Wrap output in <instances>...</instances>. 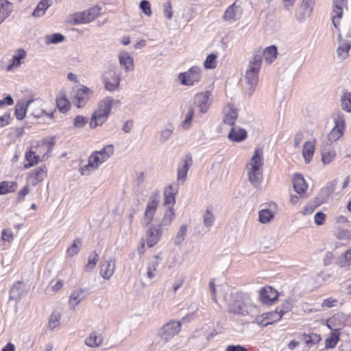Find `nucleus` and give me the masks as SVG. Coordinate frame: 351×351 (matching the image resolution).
I'll return each mask as SVG.
<instances>
[{
    "instance_id": "obj_1",
    "label": "nucleus",
    "mask_w": 351,
    "mask_h": 351,
    "mask_svg": "<svg viewBox=\"0 0 351 351\" xmlns=\"http://www.w3.org/2000/svg\"><path fill=\"white\" fill-rule=\"evenodd\" d=\"M114 152L112 144L105 145L102 149L94 151L89 156L88 164L80 168L82 175H89L91 172L97 170L100 165L110 159Z\"/></svg>"
},
{
    "instance_id": "obj_2",
    "label": "nucleus",
    "mask_w": 351,
    "mask_h": 351,
    "mask_svg": "<svg viewBox=\"0 0 351 351\" xmlns=\"http://www.w3.org/2000/svg\"><path fill=\"white\" fill-rule=\"evenodd\" d=\"M263 164V150L256 149L252 157L246 165L248 180L254 187L259 186L261 183Z\"/></svg>"
},
{
    "instance_id": "obj_3",
    "label": "nucleus",
    "mask_w": 351,
    "mask_h": 351,
    "mask_svg": "<svg viewBox=\"0 0 351 351\" xmlns=\"http://www.w3.org/2000/svg\"><path fill=\"white\" fill-rule=\"evenodd\" d=\"M262 65L261 52L255 53L250 59L245 71V81L247 86V90L249 95H252L258 83V73Z\"/></svg>"
},
{
    "instance_id": "obj_4",
    "label": "nucleus",
    "mask_w": 351,
    "mask_h": 351,
    "mask_svg": "<svg viewBox=\"0 0 351 351\" xmlns=\"http://www.w3.org/2000/svg\"><path fill=\"white\" fill-rule=\"evenodd\" d=\"M181 327L182 324L180 322L171 320L158 329L157 337L163 343H167L179 334Z\"/></svg>"
},
{
    "instance_id": "obj_5",
    "label": "nucleus",
    "mask_w": 351,
    "mask_h": 351,
    "mask_svg": "<svg viewBox=\"0 0 351 351\" xmlns=\"http://www.w3.org/2000/svg\"><path fill=\"white\" fill-rule=\"evenodd\" d=\"M102 82L104 88L110 92L119 89L121 82V74L115 67H110L102 75Z\"/></svg>"
},
{
    "instance_id": "obj_6",
    "label": "nucleus",
    "mask_w": 351,
    "mask_h": 351,
    "mask_svg": "<svg viewBox=\"0 0 351 351\" xmlns=\"http://www.w3.org/2000/svg\"><path fill=\"white\" fill-rule=\"evenodd\" d=\"M101 8L93 7L82 12H77L71 16L73 24H82L89 23L95 19L100 14Z\"/></svg>"
},
{
    "instance_id": "obj_7",
    "label": "nucleus",
    "mask_w": 351,
    "mask_h": 351,
    "mask_svg": "<svg viewBox=\"0 0 351 351\" xmlns=\"http://www.w3.org/2000/svg\"><path fill=\"white\" fill-rule=\"evenodd\" d=\"M338 37L339 46L337 49V57L343 60L348 57L351 48V32L349 30L346 33L339 34Z\"/></svg>"
},
{
    "instance_id": "obj_8",
    "label": "nucleus",
    "mask_w": 351,
    "mask_h": 351,
    "mask_svg": "<svg viewBox=\"0 0 351 351\" xmlns=\"http://www.w3.org/2000/svg\"><path fill=\"white\" fill-rule=\"evenodd\" d=\"M201 77V69L197 66H193L189 71L180 73L178 75V80L182 85L193 86L198 82Z\"/></svg>"
},
{
    "instance_id": "obj_9",
    "label": "nucleus",
    "mask_w": 351,
    "mask_h": 351,
    "mask_svg": "<svg viewBox=\"0 0 351 351\" xmlns=\"http://www.w3.org/2000/svg\"><path fill=\"white\" fill-rule=\"evenodd\" d=\"M158 203L159 200L156 195H153L148 199L143 219L146 226H148L152 221L156 212Z\"/></svg>"
},
{
    "instance_id": "obj_10",
    "label": "nucleus",
    "mask_w": 351,
    "mask_h": 351,
    "mask_svg": "<svg viewBox=\"0 0 351 351\" xmlns=\"http://www.w3.org/2000/svg\"><path fill=\"white\" fill-rule=\"evenodd\" d=\"M162 229L160 226L152 225L146 232L147 245L149 247L154 246L160 239Z\"/></svg>"
},
{
    "instance_id": "obj_11",
    "label": "nucleus",
    "mask_w": 351,
    "mask_h": 351,
    "mask_svg": "<svg viewBox=\"0 0 351 351\" xmlns=\"http://www.w3.org/2000/svg\"><path fill=\"white\" fill-rule=\"evenodd\" d=\"M210 93L206 91L203 93H199L195 95L194 104L199 108V111L202 113H206L210 106Z\"/></svg>"
},
{
    "instance_id": "obj_12",
    "label": "nucleus",
    "mask_w": 351,
    "mask_h": 351,
    "mask_svg": "<svg viewBox=\"0 0 351 351\" xmlns=\"http://www.w3.org/2000/svg\"><path fill=\"white\" fill-rule=\"evenodd\" d=\"M348 0H334L332 11V23L337 28L342 17L343 10L347 8Z\"/></svg>"
},
{
    "instance_id": "obj_13",
    "label": "nucleus",
    "mask_w": 351,
    "mask_h": 351,
    "mask_svg": "<svg viewBox=\"0 0 351 351\" xmlns=\"http://www.w3.org/2000/svg\"><path fill=\"white\" fill-rule=\"evenodd\" d=\"M47 175V168L45 165L35 169L32 172L28 173L27 178V184L32 186H36L43 180Z\"/></svg>"
},
{
    "instance_id": "obj_14",
    "label": "nucleus",
    "mask_w": 351,
    "mask_h": 351,
    "mask_svg": "<svg viewBox=\"0 0 351 351\" xmlns=\"http://www.w3.org/2000/svg\"><path fill=\"white\" fill-rule=\"evenodd\" d=\"M115 269V259L109 257L104 260L100 264V274L105 280H109L113 275Z\"/></svg>"
},
{
    "instance_id": "obj_15",
    "label": "nucleus",
    "mask_w": 351,
    "mask_h": 351,
    "mask_svg": "<svg viewBox=\"0 0 351 351\" xmlns=\"http://www.w3.org/2000/svg\"><path fill=\"white\" fill-rule=\"evenodd\" d=\"M92 93V90L86 86H83L78 88L75 95V104L77 107H84L89 100Z\"/></svg>"
},
{
    "instance_id": "obj_16",
    "label": "nucleus",
    "mask_w": 351,
    "mask_h": 351,
    "mask_svg": "<svg viewBox=\"0 0 351 351\" xmlns=\"http://www.w3.org/2000/svg\"><path fill=\"white\" fill-rule=\"evenodd\" d=\"M293 186L294 191L301 197H306L308 184L304 178L300 174H295L293 178Z\"/></svg>"
},
{
    "instance_id": "obj_17",
    "label": "nucleus",
    "mask_w": 351,
    "mask_h": 351,
    "mask_svg": "<svg viewBox=\"0 0 351 351\" xmlns=\"http://www.w3.org/2000/svg\"><path fill=\"white\" fill-rule=\"evenodd\" d=\"M322 161L324 165L331 163L336 157V151L331 144L326 143L321 149Z\"/></svg>"
},
{
    "instance_id": "obj_18",
    "label": "nucleus",
    "mask_w": 351,
    "mask_h": 351,
    "mask_svg": "<svg viewBox=\"0 0 351 351\" xmlns=\"http://www.w3.org/2000/svg\"><path fill=\"white\" fill-rule=\"evenodd\" d=\"M259 298L264 304H269L278 298L277 291L271 287H263L260 290Z\"/></svg>"
},
{
    "instance_id": "obj_19",
    "label": "nucleus",
    "mask_w": 351,
    "mask_h": 351,
    "mask_svg": "<svg viewBox=\"0 0 351 351\" xmlns=\"http://www.w3.org/2000/svg\"><path fill=\"white\" fill-rule=\"evenodd\" d=\"M178 187L177 184H172L169 185L164 191L165 195V205L171 207L176 202V195L178 193Z\"/></svg>"
},
{
    "instance_id": "obj_20",
    "label": "nucleus",
    "mask_w": 351,
    "mask_h": 351,
    "mask_svg": "<svg viewBox=\"0 0 351 351\" xmlns=\"http://www.w3.org/2000/svg\"><path fill=\"white\" fill-rule=\"evenodd\" d=\"M27 53L23 49H19L14 51L12 56V62L8 66V71H12L19 68L23 63V60L26 58Z\"/></svg>"
},
{
    "instance_id": "obj_21",
    "label": "nucleus",
    "mask_w": 351,
    "mask_h": 351,
    "mask_svg": "<svg viewBox=\"0 0 351 351\" xmlns=\"http://www.w3.org/2000/svg\"><path fill=\"white\" fill-rule=\"evenodd\" d=\"M192 159L191 157H186L182 161V164L178 167V180L182 181V182L185 181L187 173L192 165Z\"/></svg>"
},
{
    "instance_id": "obj_22",
    "label": "nucleus",
    "mask_w": 351,
    "mask_h": 351,
    "mask_svg": "<svg viewBox=\"0 0 351 351\" xmlns=\"http://www.w3.org/2000/svg\"><path fill=\"white\" fill-rule=\"evenodd\" d=\"M109 114L103 112L99 108L96 110L90 121V127L92 128H96L97 125L103 124L108 119Z\"/></svg>"
},
{
    "instance_id": "obj_23",
    "label": "nucleus",
    "mask_w": 351,
    "mask_h": 351,
    "mask_svg": "<svg viewBox=\"0 0 351 351\" xmlns=\"http://www.w3.org/2000/svg\"><path fill=\"white\" fill-rule=\"evenodd\" d=\"M34 101V98L29 99L27 101H20L15 106V115L19 120H22L25 117L27 110L31 106Z\"/></svg>"
},
{
    "instance_id": "obj_24",
    "label": "nucleus",
    "mask_w": 351,
    "mask_h": 351,
    "mask_svg": "<svg viewBox=\"0 0 351 351\" xmlns=\"http://www.w3.org/2000/svg\"><path fill=\"white\" fill-rule=\"evenodd\" d=\"M119 60L121 66H122L126 71H130L134 69L133 58L130 54L122 51L119 54Z\"/></svg>"
},
{
    "instance_id": "obj_25",
    "label": "nucleus",
    "mask_w": 351,
    "mask_h": 351,
    "mask_svg": "<svg viewBox=\"0 0 351 351\" xmlns=\"http://www.w3.org/2000/svg\"><path fill=\"white\" fill-rule=\"evenodd\" d=\"M247 138L245 130L239 127L232 126L228 134V138L232 141L241 142Z\"/></svg>"
},
{
    "instance_id": "obj_26",
    "label": "nucleus",
    "mask_w": 351,
    "mask_h": 351,
    "mask_svg": "<svg viewBox=\"0 0 351 351\" xmlns=\"http://www.w3.org/2000/svg\"><path fill=\"white\" fill-rule=\"evenodd\" d=\"M315 139L306 141L303 145L302 156L306 163L310 162L315 149Z\"/></svg>"
},
{
    "instance_id": "obj_27",
    "label": "nucleus",
    "mask_w": 351,
    "mask_h": 351,
    "mask_svg": "<svg viewBox=\"0 0 351 351\" xmlns=\"http://www.w3.org/2000/svg\"><path fill=\"white\" fill-rule=\"evenodd\" d=\"M103 342V337L100 333L97 332H92L86 338L84 343L90 348H98Z\"/></svg>"
},
{
    "instance_id": "obj_28",
    "label": "nucleus",
    "mask_w": 351,
    "mask_h": 351,
    "mask_svg": "<svg viewBox=\"0 0 351 351\" xmlns=\"http://www.w3.org/2000/svg\"><path fill=\"white\" fill-rule=\"evenodd\" d=\"M241 14L240 7L237 6L235 3H232L226 10L223 14V19L226 21L238 20Z\"/></svg>"
},
{
    "instance_id": "obj_29",
    "label": "nucleus",
    "mask_w": 351,
    "mask_h": 351,
    "mask_svg": "<svg viewBox=\"0 0 351 351\" xmlns=\"http://www.w3.org/2000/svg\"><path fill=\"white\" fill-rule=\"evenodd\" d=\"M84 298L85 295L82 289H80L74 290L69 297V304L74 308L84 299Z\"/></svg>"
},
{
    "instance_id": "obj_30",
    "label": "nucleus",
    "mask_w": 351,
    "mask_h": 351,
    "mask_svg": "<svg viewBox=\"0 0 351 351\" xmlns=\"http://www.w3.org/2000/svg\"><path fill=\"white\" fill-rule=\"evenodd\" d=\"M331 117L334 123L333 128L346 130V120L343 112L340 110H335Z\"/></svg>"
},
{
    "instance_id": "obj_31",
    "label": "nucleus",
    "mask_w": 351,
    "mask_h": 351,
    "mask_svg": "<svg viewBox=\"0 0 351 351\" xmlns=\"http://www.w3.org/2000/svg\"><path fill=\"white\" fill-rule=\"evenodd\" d=\"M23 292L24 290L22 287L21 283L20 282L14 283L10 290L9 300L15 301L19 300L23 294Z\"/></svg>"
},
{
    "instance_id": "obj_32",
    "label": "nucleus",
    "mask_w": 351,
    "mask_h": 351,
    "mask_svg": "<svg viewBox=\"0 0 351 351\" xmlns=\"http://www.w3.org/2000/svg\"><path fill=\"white\" fill-rule=\"evenodd\" d=\"M12 12V5L8 0H0V24Z\"/></svg>"
},
{
    "instance_id": "obj_33",
    "label": "nucleus",
    "mask_w": 351,
    "mask_h": 351,
    "mask_svg": "<svg viewBox=\"0 0 351 351\" xmlns=\"http://www.w3.org/2000/svg\"><path fill=\"white\" fill-rule=\"evenodd\" d=\"M56 105L61 112H66L69 110L71 103L64 93H60L56 98Z\"/></svg>"
},
{
    "instance_id": "obj_34",
    "label": "nucleus",
    "mask_w": 351,
    "mask_h": 351,
    "mask_svg": "<svg viewBox=\"0 0 351 351\" xmlns=\"http://www.w3.org/2000/svg\"><path fill=\"white\" fill-rule=\"evenodd\" d=\"M263 53L265 62L267 64H271L277 58V55H278L277 47L275 45H271L269 47H267L264 49Z\"/></svg>"
},
{
    "instance_id": "obj_35",
    "label": "nucleus",
    "mask_w": 351,
    "mask_h": 351,
    "mask_svg": "<svg viewBox=\"0 0 351 351\" xmlns=\"http://www.w3.org/2000/svg\"><path fill=\"white\" fill-rule=\"evenodd\" d=\"M288 311V308L285 310L282 307H277L274 311L269 312L266 313L267 319L269 324H272L273 322H277L280 320L283 315Z\"/></svg>"
},
{
    "instance_id": "obj_36",
    "label": "nucleus",
    "mask_w": 351,
    "mask_h": 351,
    "mask_svg": "<svg viewBox=\"0 0 351 351\" xmlns=\"http://www.w3.org/2000/svg\"><path fill=\"white\" fill-rule=\"evenodd\" d=\"M42 101L38 99H34V101L32 104L31 106L29 107V109L32 112V114L35 117H40L44 114H45V111L42 108Z\"/></svg>"
},
{
    "instance_id": "obj_37",
    "label": "nucleus",
    "mask_w": 351,
    "mask_h": 351,
    "mask_svg": "<svg viewBox=\"0 0 351 351\" xmlns=\"http://www.w3.org/2000/svg\"><path fill=\"white\" fill-rule=\"evenodd\" d=\"M39 156L36 155V153L33 151H28L25 154V159L27 162L24 164L25 169H29L34 165H36L39 160Z\"/></svg>"
},
{
    "instance_id": "obj_38",
    "label": "nucleus",
    "mask_w": 351,
    "mask_h": 351,
    "mask_svg": "<svg viewBox=\"0 0 351 351\" xmlns=\"http://www.w3.org/2000/svg\"><path fill=\"white\" fill-rule=\"evenodd\" d=\"M61 314L58 311H53L50 315L48 322V328L51 330H53L60 324Z\"/></svg>"
},
{
    "instance_id": "obj_39",
    "label": "nucleus",
    "mask_w": 351,
    "mask_h": 351,
    "mask_svg": "<svg viewBox=\"0 0 351 351\" xmlns=\"http://www.w3.org/2000/svg\"><path fill=\"white\" fill-rule=\"evenodd\" d=\"M82 243L80 239H75L73 240L71 246L66 250V255L69 257H73L77 255L81 250Z\"/></svg>"
},
{
    "instance_id": "obj_40",
    "label": "nucleus",
    "mask_w": 351,
    "mask_h": 351,
    "mask_svg": "<svg viewBox=\"0 0 351 351\" xmlns=\"http://www.w3.org/2000/svg\"><path fill=\"white\" fill-rule=\"evenodd\" d=\"M339 336L340 333L337 330H335L331 332L330 337L326 338L325 340V348L326 349L335 348L339 341Z\"/></svg>"
},
{
    "instance_id": "obj_41",
    "label": "nucleus",
    "mask_w": 351,
    "mask_h": 351,
    "mask_svg": "<svg viewBox=\"0 0 351 351\" xmlns=\"http://www.w3.org/2000/svg\"><path fill=\"white\" fill-rule=\"evenodd\" d=\"M17 183L11 181H3L0 182V195L14 192Z\"/></svg>"
},
{
    "instance_id": "obj_42",
    "label": "nucleus",
    "mask_w": 351,
    "mask_h": 351,
    "mask_svg": "<svg viewBox=\"0 0 351 351\" xmlns=\"http://www.w3.org/2000/svg\"><path fill=\"white\" fill-rule=\"evenodd\" d=\"M238 113L235 109L229 108L225 113L223 123L229 125H233L235 120L237 119Z\"/></svg>"
},
{
    "instance_id": "obj_43",
    "label": "nucleus",
    "mask_w": 351,
    "mask_h": 351,
    "mask_svg": "<svg viewBox=\"0 0 351 351\" xmlns=\"http://www.w3.org/2000/svg\"><path fill=\"white\" fill-rule=\"evenodd\" d=\"M337 265L341 267H346L351 265V248L341 255L337 259Z\"/></svg>"
},
{
    "instance_id": "obj_44",
    "label": "nucleus",
    "mask_w": 351,
    "mask_h": 351,
    "mask_svg": "<svg viewBox=\"0 0 351 351\" xmlns=\"http://www.w3.org/2000/svg\"><path fill=\"white\" fill-rule=\"evenodd\" d=\"M113 102L112 97H106L99 102L98 108L110 114Z\"/></svg>"
},
{
    "instance_id": "obj_45",
    "label": "nucleus",
    "mask_w": 351,
    "mask_h": 351,
    "mask_svg": "<svg viewBox=\"0 0 351 351\" xmlns=\"http://www.w3.org/2000/svg\"><path fill=\"white\" fill-rule=\"evenodd\" d=\"M187 230H188V228L186 225H182L180 227V228L174 238V244L176 245H180L184 242L185 237L186 236V234H187Z\"/></svg>"
},
{
    "instance_id": "obj_46",
    "label": "nucleus",
    "mask_w": 351,
    "mask_h": 351,
    "mask_svg": "<svg viewBox=\"0 0 351 351\" xmlns=\"http://www.w3.org/2000/svg\"><path fill=\"white\" fill-rule=\"evenodd\" d=\"M174 215H175V213L173 212V208L171 207H169L168 209L166 210V212L164 214V216L162 217L161 223L158 225L160 226L161 228L162 226H170V224L171 223V221L174 217Z\"/></svg>"
},
{
    "instance_id": "obj_47",
    "label": "nucleus",
    "mask_w": 351,
    "mask_h": 351,
    "mask_svg": "<svg viewBox=\"0 0 351 351\" xmlns=\"http://www.w3.org/2000/svg\"><path fill=\"white\" fill-rule=\"evenodd\" d=\"M344 132L345 130L332 128L327 137L330 144L338 141L343 135Z\"/></svg>"
},
{
    "instance_id": "obj_48",
    "label": "nucleus",
    "mask_w": 351,
    "mask_h": 351,
    "mask_svg": "<svg viewBox=\"0 0 351 351\" xmlns=\"http://www.w3.org/2000/svg\"><path fill=\"white\" fill-rule=\"evenodd\" d=\"M258 217L261 223H267L274 218V213L269 209H262L259 211Z\"/></svg>"
},
{
    "instance_id": "obj_49",
    "label": "nucleus",
    "mask_w": 351,
    "mask_h": 351,
    "mask_svg": "<svg viewBox=\"0 0 351 351\" xmlns=\"http://www.w3.org/2000/svg\"><path fill=\"white\" fill-rule=\"evenodd\" d=\"M342 108L346 112H351V93L345 92L341 97Z\"/></svg>"
},
{
    "instance_id": "obj_50",
    "label": "nucleus",
    "mask_w": 351,
    "mask_h": 351,
    "mask_svg": "<svg viewBox=\"0 0 351 351\" xmlns=\"http://www.w3.org/2000/svg\"><path fill=\"white\" fill-rule=\"evenodd\" d=\"M315 0H303L301 9L303 11L304 16H308L311 14L313 11V6L314 4Z\"/></svg>"
},
{
    "instance_id": "obj_51",
    "label": "nucleus",
    "mask_w": 351,
    "mask_h": 351,
    "mask_svg": "<svg viewBox=\"0 0 351 351\" xmlns=\"http://www.w3.org/2000/svg\"><path fill=\"white\" fill-rule=\"evenodd\" d=\"M64 40V36H62L61 34H53L50 35H47L45 37V43L47 45L50 44H57L58 43H60Z\"/></svg>"
},
{
    "instance_id": "obj_52",
    "label": "nucleus",
    "mask_w": 351,
    "mask_h": 351,
    "mask_svg": "<svg viewBox=\"0 0 351 351\" xmlns=\"http://www.w3.org/2000/svg\"><path fill=\"white\" fill-rule=\"evenodd\" d=\"M49 4L47 1H41L37 5L35 10L33 12L34 16H41L44 14L45 10L48 8Z\"/></svg>"
},
{
    "instance_id": "obj_53",
    "label": "nucleus",
    "mask_w": 351,
    "mask_h": 351,
    "mask_svg": "<svg viewBox=\"0 0 351 351\" xmlns=\"http://www.w3.org/2000/svg\"><path fill=\"white\" fill-rule=\"evenodd\" d=\"M194 110L192 108H190L187 112V113L185 115V118L184 121L182 122V127L186 130L189 128L191 126V121L194 116Z\"/></svg>"
},
{
    "instance_id": "obj_54",
    "label": "nucleus",
    "mask_w": 351,
    "mask_h": 351,
    "mask_svg": "<svg viewBox=\"0 0 351 351\" xmlns=\"http://www.w3.org/2000/svg\"><path fill=\"white\" fill-rule=\"evenodd\" d=\"M202 217L204 225L206 228L212 226L215 219L214 215L209 210L206 211Z\"/></svg>"
},
{
    "instance_id": "obj_55",
    "label": "nucleus",
    "mask_w": 351,
    "mask_h": 351,
    "mask_svg": "<svg viewBox=\"0 0 351 351\" xmlns=\"http://www.w3.org/2000/svg\"><path fill=\"white\" fill-rule=\"evenodd\" d=\"M173 131V127L171 125L168 128L162 130L160 134V142L165 143L171 137Z\"/></svg>"
},
{
    "instance_id": "obj_56",
    "label": "nucleus",
    "mask_w": 351,
    "mask_h": 351,
    "mask_svg": "<svg viewBox=\"0 0 351 351\" xmlns=\"http://www.w3.org/2000/svg\"><path fill=\"white\" fill-rule=\"evenodd\" d=\"M99 261V256L97 254H93L89 256L87 264L85 266L86 271H91L96 266Z\"/></svg>"
},
{
    "instance_id": "obj_57",
    "label": "nucleus",
    "mask_w": 351,
    "mask_h": 351,
    "mask_svg": "<svg viewBox=\"0 0 351 351\" xmlns=\"http://www.w3.org/2000/svg\"><path fill=\"white\" fill-rule=\"evenodd\" d=\"M337 237L339 239H346L350 240L351 239V225H348V228L347 229H339L337 233Z\"/></svg>"
},
{
    "instance_id": "obj_58",
    "label": "nucleus",
    "mask_w": 351,
    "mask_h": 351,
    "mask_svg": "<svg viewBox=\"0 0 351 351\" xmlns=\"http://www.w3.org/2000/svg\"><path fill=\"white\" fill-rule=\"evenodd\" d=\"M217 56L212 53L208 56L204 61V65L206 69H214L216 67Z\"/></svg>"
},
{
    "instance_id": "obj_59",
    "label": "nucleus",
    "mask_w": 351,
    "mask_h": 351,
    "mask_svg": "<svg viewBox=\"0 0 351 351\" xmlns=\"http://www.w3.org/2000/svg\"><path fill=\"white\" fill-rule=\"evenodd\" d=\"M164 16L167 19H171L173 16L172 4L170 1H167L163 4Z\"/></svg>"
},
{
    "instance_id": "obj_60",
    "label": "nucleus",
    "mask_w": 351,
    "mask_h": 351,
    "mask_svg": "<svg viewBox=\"0 0 351 351\" xmlns=\"http://www.w3.org/2000/svg\"><path fill=\"white\" fill-rule=\"evenodd\" d=\"M326 215L322 211L317 212L314 215V222L317 226H322L325 223Z\"/></svg>"
},
{
    "instance_id": "obj_61",
    "label": "nucleus",
    "mask_w": 351,
    "mask_h": 351,
    "mask_svg": "<svg viewBox=\"0 0 351 351\" xmlns=\"http://www.w3.org/2000/svg\"><path fill=\"white\" fill-rule=\"evenodd\" d=\"M29 193V184H27L24 186L18 193L16 202H21L24 201L25 196Z\"/></svg>"
},
{
    "instance_id": "obj_62",
    "label": "nucleus",
    "mask_w": 351,
    "mask_h": 351,
    "mask_svg": "<svg viewBox=\"0 0 351 351\" xmlns=\"http://www.w3.org/2000/svg\"><path fill=\"white\" fill-rule=\"evenodd\" d=\"M88 123V119L82 116H77L73 121V125L75 128H81Z\"/></svg>"
},
{
    "instance_id": "obj_63",
    "label": "nucleus",
    "mask_w": 351,
    "mask_h": 351,
    "mask_svg": "<svg viewBox=\"0 0 351 351\" xmlns=\"http://www.w3.org/2000/svg\"><path fill=\"white\" fill-rule=\"evenodd\" d=\"M162 257L161 254H158L154 255L152 259L147 263V264L151 266L152 268L155 269L157 271V267L160 264V261H162Z\"/></svg>"
},
{
    "instance_id": "obj_64",
    "label": "nucleus",
    "mask_w": 351,
    "mask_h": 351,
    "mask_svg": "<svg viewBox=\"0 0 351 351\" xmlns=\"http://www.w3.org/2000/svg\"><path fill=\"white\" fill-rule=\"evenodd\" d=\"M317 206V204L315 202H310L305 206L302 213L304 215H311L314 212Z\"/></svg>"
}]
</instances>
